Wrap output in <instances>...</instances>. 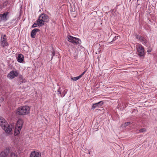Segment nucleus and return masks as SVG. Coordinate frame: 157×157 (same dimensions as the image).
<instances>
[{
    "mask_svg": "<svg viewBox=\"0 0 157 157\" xmlns=\"http://www.w3.org/2000/svg\"><path fill=\"white\" fill-rule=\"evenodd\" d=\"M30 108L27 105L22 106L17 109L16 113L19 115H25L29 114Z\"/></svg>",
    "mask_w": 157,
    "mask_h": 157,
    "instance_id": "nucleus-1",
    "label": "nucleus"
},
{
    "mask_svg": "<svg viewBox=\"0 0 157 157\" xmlns=\"http://www.w3.org/2000/svg\"><path fill=\"white\" fill-rule=\"evenodd\" d=\"M49 20L48 16L45 14H42L36 21L38 26H42L44 25V22H47Z\"/></svg>",
    "mask_w": 157,
    "mask_h": 157,
    "instance_id": "nucleus-2",
    "label": "nucleus"
},
{
    "mask_svg": "<svg viewBox=\"0 0 157 157\" xmlns=\"http://www.w3.org/2000/svg\"><path fill=\"white\" fill-rule=\"evenodd\" d=\"M67 38L68 41L76 44H80L81 42L79 39L73 37L71 36H67Z\"/></svg>",
    "mask_w": 157,
    "mask_h": 157,
    "instance_id": "nucleus-3",
    "label": "nucleus"
},
{
    "mask_svg": "<svg viewBox=\"0 0 157 157\" xmlns=\"http://www.w3.org/2000/svg\"><path fill=\"white\" fill-rule=\"evenodd\" d=\"M0 44L1 46L3 47L8 46V43L7 42L6 35L2 36L0 40Z\"/></svg>",
    "mask_w": 157,
    "mask_h": 157,
    "instance_id": "nucleus-4",
    "label": "nucleus"
},
{
    "mask_svg": "<svg viewBox=\"0 0 157 157\" xmlns=\"http://www.w3.org/2000/svg\"><path fill=\"white\" fill-rule=\"evenodd\" d=\"M137 53L139 56L144 57L145 55L144 47L142 45H139L137 48Z\"/></svg>",
    "mask_w": 157,
    "mask_h": 157,
    "instance_id": "nucleus-5",
    "label": "nucleus"
},
{
    "mask_svg": "<svg viewBox=\"0 0 157 157\" xmlns=\"http://www.w3.org/2000/svg\"><path fill=\"white\" fill-rule=\"evenodd\" d=\"M18 73L17 71H12L8 75V77L11 79H13L18 75Z\"/></svg>",
    "mask_w": 157,
    "mask_h": 157,
    "instance_id": "nucleus-6",
    "label": "nucleus"
},
{
    "mask_svg": "<svg viewBox=\"0 0 157 157\" xmlns=\"http://www.w3.org/2000/svg\"><path fill=\"white\" fill-rule=\"evenodd\" d=\"M2 128L6 132L9 133L12 130V126L9 125L8 123H7V124H5V125Z\"/></svg>",
    "mask_w": 157,
    "mask_h": 157,
    "instance_id": "nucleus-7",
    "label": "nucleus"
},
{
    "mask_svg": "<svg viewBox=\"0 0 157 157\" xmlns=\"http://www.w3.org/2000/svg\"><path fill=\"white\" fill-rule=\"evenodd\" d=\"M23 120L21 119H19L17 122L16 127L18 128V129L21 130L23 125Z\"/></svg>",
    "mask_w": 157,
    "mask_h": 157,
    "instance_id": "nucleus-8",
    "label": "nucleus"
},
{
    "mask_svg": "<svg viewBox=\"0 0 157 157\" xmlns=\"http://www.w3.org/2000/svg\"><path fill=\"white\" fill-rule=\"evenodd\" d=\"M40 153L36 151H33L30 154V157H40Z\"/></svg>",
    "mask_w": 157,
    "mask_h": 157,
    "instance_id": "nucleus-9",
    "label": "nucleus"
},
{
    "mask_svg": "<svg viewBox=\"0 0 157 157\" xmlns=\"http://www.w3.org/2000/svg\"><path fill=\"white\" fill-rule=\"evenodd\" d=\"M136 37L143 44H145L147 42V41L146 39L142 36H140L139 35H137Z\"/></svg>",
    "mask_w": 157,
    "mask_h": 157,
    "instance_id": "nucleus-10",
    "label": "nucleus"
},
{
    "mask_svg": "<svg viewBox=\"0 0 157 157\" xmlns=\"http://www.w3.org/2000/svg\"><path fill=\"white\" fill-rule=\"evenodd\" d=\"M103 102L102 101H101L98 103L94 104L92 106V108L93 109L96 108L97 107H98L99 106H101L103 104Z\"/></svg>",
    "mask_w": 157,
    "mask_h": 157,
    "instance_id": "nucleus-11",
    "label": "nucleus"
},
{
    "mask_svg": "<svg viewBox=\"0 0 157 157\" xmlns=\"http://www.w3.org/2000/svg\"><path fill=\"white\" fill-rule=\"evenodd\" d=\"M40 31V29H33L31 32V36L32 38H35V35L37 32Z\"/></svg>",
    "mask_w": 157,
    "mask_h": 157,
    "instance_id": "nucleus-12",
    "label": "nucleus"
},
{
    "mask_svg": "<svg viewBox=\"0 0 157 157\" xmlns=\"http://www.w3.org/2000/svg\"><path fill=\"white\" fill-rule=\"evenodd\" d=\"M7 123L2 117H0V126L2 127L7 124Z\"/></svg>",
    "mask_w": 157,
    "mask_h": 157,
    "instance_id": "nucleus-13",
    "label": "nucleus"
},
{
    "mask_svg": "<svg viewBox=\"0 0 157 157\" xmlns=\"http://www.w3.org/2000/svg\"><path fill=\"white\" fill-rule=\"evenodd\" d=\"M9 150L6 149L2 152L0 154V157H6L8 154Z\"/></svg>",
    "mask_w": 157,
    "mask_h": 157,
    "instance_id": "nucleus-14",
    "label": "nucleus"
},
{
    "mask_svg": "<svg viewBox=\"0 0 157 157\" xmlns=\"http://www.w3.org/2000/svg\"><path fill=\"white\" fill-rule=\"evenodd\" d=\"M24 56L21 54H19L17 58V61L20 63L22 62L23 60Z\"/></svg>",
    "mask_w": 157,
    "mask_h": 157,
    "instance_id": "nucleus-15",
    "label": "nucleus"
},
{
    "mask_svg": "<svg viewBox=\"0 0 157 157\" xmlns=\"http://www.w3.org/2000/svg\"><path fill=\"white\" fill-rule=\"evenodd\" d=\"M18 128L17 127H16L15 128V129L14 132L15 134L17 135L19 134L20 133V131L21 130H19L18 129Z\"/></svg>",
    "mask_w": 157,
    "mask_h": 157,
    "instance_id": "nucleus-16",
    "label": "nucleus"
},
{
    "mask_svg": "<svg viewBox=\"0 0 157 157\" xmlns=\"http://www.w3.org/2000/svg\"><path fill=\"white\" fill-rule=\"evenodd\" d=\"M80 76H79L77 77H71V79L73 80V81H76L79 78H80Z\"/></svg>",
    "mask_w": 157,
    "mask_h": 157,
    "instance_id": "nucleus-17",
    "label": "nucleus"
},
{
    "mask_svg": "<svg viewBox=\"0 0 157 157\" xmlns=\"http://www.w3.org/2000/svg\"><path fill=\"white\" fill-rule=\"evenodd\" d=\"M146 131V130L145 128H143L140 130V132H145Z\"/></svg>",
    "mask_w": 157,
    "mask_h": 157,
    "instance_id": "nucleus-18",
    "label": "nucleus"
},
{
    "mask_svg": "<svg viewBox=\"0 0 157 157\" xmlns=\"http://www.w3.org/2000/svg\"><path fill=\"white\" fill-rule=\"evenodd\" d=\"M10 157H17V156L14 153H12L11 154Z\"/></svg>",
    "mask_w": 157,
    "mask_h": 157,
    "instance_id": "nucleus-19",
    "label": "nucleus"
},
{
    "mask_svg": "<svg viewBox=\"0 0 157 157\" xmlns=\"http://www.w3.org/2000/svg\"><path fill=\"white\" fill-rule=\"evenodd\" d=\"M37 25H38V24H37V23H35L32 26V27L33 28L36 27L37 26Z\"/></svg>",
    "mask_w": 157,
    "mask_h": 157,
    "instance_id": "nucleus-20",
    "label": "nucleus"
},
{
    "mask_svg": "<svg viewBox=\"0 0 157 157\" xmlns=\"http://www.w3.org/2000/svg\"><path fill=\"white\" fill-rule=\"evenodd\" d=\"M130 124V122H126L124 123V126H128V125H129Z\"/></svg>",
    "mask_w": 157,
    "mask_h": 157,
    "instance_id": "nucleus-21",
    "label": "nucleus"
},
{
    "mask_svg": "<svg viewBox=\"0 0 157 157\" xmlns=\"http://www.w3.org/2000/svg\"><path fill=\"white\" fill-rule=\"evenodd\" d=\"M86 71H84L81 75H79V76H80V78H81L83 75L85 73H86Z\"/></svg>",
    "mask_w": 157,
    "mask_h": 157,
    "instance_id": "nucleus-22",
    "label": "nucleus"
},
{
    "mask_svg": "<svg viewBox=\"0 0 157 157\" xmlns=\"http://www.w3.org/2000/svg\"><path fill=\"white\" fill-rule=\"evenodd\" d=\"M86 71H84L81 75H79V76H80V78H81L83 75L85 73H86Z\"/></svg>",
    "mask_w": 157,
    "mask_h": 157,
    "instance_id": "nucleus-23",
    "label": "nucleus"
},
{
    "mask_svg": "<svg viewBox=\"0 0 157 157\" xmlns=\"http://www.w3.org/2000/svg\"><path fill=\"white\" fill-rule=\"evenodd\" d=\"M52 54L53 55V56H52V59L53 58V56L55 55V52H54V51H52Z\"/></svg>",
    "mask_w": 157,
    "mask_h": 157,
    "instance_id": "nucleus-24",
    "label": "nucleus"
},
{
    "mask_svg": "<svg viewBox=\"0 0 157 157\" xmlns=\"http://www.w3.org/2000/svg\"><path fill=\"white\" fill-rule=\"evenodd\" d=\"M60 88H59V89L58 90V92L60 94H61V91L60 90Z\"/></svg>",
    "mask_w": 157,
    "mask_h": 157,
    "instance_id": "nucleus-25",
    "label": "nucleus"
},
{
    "mask_svg": "<svg viewBox=\"0 0 157 157\" xmlns=\"http://www.w3.org/2000/svg\"><path fill=\"white\" fill-rule=\"evenodd\" d=\"M101 51V50L99 48L98 49V53H100V52Z\"/></svg>",
    "mask_w": 157,
    "mask_h": 157,
    "instance_id": "nucleus-26",
    "label": "nucleus"
},
{
    "mask_svg": "<svg viewBox=\"0 0 157 157\" xmlns=\"http://www.w3.org/2000/svg\"><path fill=\"white\" fill-rule=\"evenodd\" d=\"M148 52H151V50H148L147 51Z\"/></svg>",
    "mask_w": 157,
    "mask_h": 157,
    "instance_id": "nucleus-27",
    "label": "nucleus"
},
{
    "mask_svg": "<svg viewBox=\"0 0 157 157\" xmlns=\"http://www.w3.org/2000/svg\"><path fill=\"white\" fill-rule=\"evenodd\" d=\"M2 20V18L1 16L0 17V21H1Z\"/></svg>",
    "mask_w": 157,
    "mask_h": 157,
    "instance_id": "nucleus-28",
    "label": "nucleus"
},
{
    "mask_svg": "<svg viewBox=\"0 0 157 157\" xmlns=\"http://www.w3.org/2000/svg\"><path fill=\"white\" fill-rule=\"evenodd\" d=\"M96 54H97V52H96Z\"/></svg>",
    "mask_w": 157,
    "mask_h": 157,
    "instance_id": "nucleus-29",
    "label": "nucleus"
}]
</instances>
